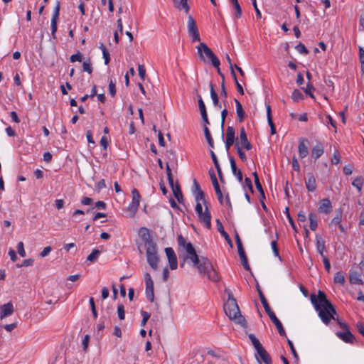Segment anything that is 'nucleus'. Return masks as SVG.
I'll return each mask as SVG.
<instances>
[{
  "mask_svg": "<svg viewBox=\"0 0 364 364\" xmlns=\"http://www.w3.org/2000/svg\"><path fill=\"white\" fill-rule=\"evenodd\" d=\"M132 201L129 204L128 207V210L130 213H132V215L134 216L135 213H136L138 208L139 206V202H140V194L139 192L136 188H133L132 191Z\"/></svg>",
  "mask_w": 364,
  "mask_h": 364,
  "instance_id": "9b49d317",
  "label": "nucleus"
},
{
  "mask_svg": "<svg viewBox=\"0 0 364 364\" xmlns=\"http://www.w3.org/2000/svg\"><path fill=\"white\" fill-rule=\"evenodd\" d=\"M82 68L83 71L87 72L89 74H91L92 73V67L90 60L88 62H83Z\"/></svg>",
  "mask_w": 364,
  "mask_h": 364,
  "instance_id": "4d7b16f0",
  "label": "nucleus"
},
{
  "mask_svg": "<svg viewBox=\"0 0 364 364\" xmlns=\"http://www.w3.org/2000/svg\"><path fill=\"white\" fill-rule=\"evenodd\" d=\"M349 282L352 284L361 285L363 284V280L361 279V274L356 271H350V272Z\"/></svg>",
  "mask_w": 364,
  "mask_h": 364,
  "instance_id": "393cba45",
  "label": "nucleus"
},
{
  "mask_svg": "<svg viewBox=\"0 0 364 364\" xmlns=\"http://www.w3.org/2000/svg\"><path fill=\"white\" fill-rule=\"evenodd\" d=\"M309 228L311 230L314 231L317 228V215L315 213L311 212L309 215Z\"/></svg>",
  "mask_w": 364,
  "mask_h": 364,
  "instance_id": "473e14b6",
  "label": "nucleus"
},
{
  "mask_svg": "<svg viewBox=\"0 0 364 364\" xmlns=\"http://www.w3.org/2000/svg\"><path fill=\"white\" fill-rule=\"evenodd\" d=\"M195 199L197 202H199L200 200H202L204 205L205 206H207L209 204L206 202L205 200V193L204 192L202 191V190H200V191H198L196 193H195Z\"/></svg>",
  "mask_w": 364,
  "mask_h": 364,
  "instance_id": "4c0bfd02",
  "label": "nucleus"
},
{
  "mask_svg": "<svg viewBox=\"0 0 364 364\" xmlns=\"http://www.w3.org/2000/svg\"><path fill=\"white\" fill-rule=\"evenodd\" d=\"M305 185H306V189L309 192H314L316 190L317 186H316V178L312 173H308L307 178L305 180Z\"/></svg>",
  "mask_w": 364,
  "mask_h": 364,
  "instance_id": "aec40b11",
  "label": "nucleus"
},
{
  "mask_svg": "<svg viewBox=\"0 0 364 364\" xmlns=\"http://www.w3.org/2000/svg\"><path fill=\"white\" fill-rule=\"evenodd\" d=\"M253 176H254V181H255V186H256V188L257 189V191L259 192H262L263 190V188H262V186L259 181V176L257 173V172H254L252 173Z\"/></svg>",
  "mask_w": 364,
  "mask_h": 364,
  "instance_id": "09e8293b",
  "label": "nucleus"
},
{
  "mask_svg": "<svg viewBox=\"0 0 364 364\" xmlns=\"http://www.w3.org/2000/svg\"><path fill=\"white\" fill-rule=\"evenodd\" d=\"M82 59V55L80 51H77V53L72 55L70 58V60L72 63H75L76 61L81 62Z\"/></svg>",
  "mask_w": 364,
  "mask_h": 364,
  "instance_id": "5fc2aeb1",
  "label": "nucleus"
},
{
  "mask_svg": "<svg viewBox=\"0 0 364 364\" xmlns=\"http://www.w3.org/2000/svg\"><path fill=\"white\" fill-rule=\"evenodd\" d=\"M106 188L105 181L104 179L100 180L96 185V189L100 192L102 189Z\"/></svg>",
  "mask_w": 364,
  "mask_h": 364,
  "instance_id": "774afa93",
  "label": "nucleus"
},
{
  "mask_svg": "<svg viewBox=\"0 0 364 364\" xmlns=\"http://www.w3.org/2000/svg\"><path fill=\"white\" fill-rule=\"evenodd\" d=\"M308 140L306 138L299 139V143L298 146L299 155L300 158L303 159L306 157L309 154V150L306 144Z\"/></svg>",
  "mask_w": 364,
  "mask_h": 364,
  "instance_id": "6ab92c4d",
  "label": "nucleus"
},
{
  "mask_svg": "<svg viewBox=\"0 0 364 364\" xmlns=\"http://www.w3.org/2000/svg\"><path fill=\"white\" fill-rule=\"evenodd\" d=\"M230 166L234 176L237 178L240 183L242 182L243 177L240 169H238L236 166V163L233 156L230 157Z\"/></svg>",
  "mask_w": 364,
  "mask_h": 364,
  "instance_id": "412c9836",
  "label": "nucleus"
},
{
  "mask_svg": "<svg viewBox=\"0 0 364 364\" xmlns=\"http://www.w3.org/2000/svg\"><path fill=\"white\" fill-rule=\"evenodd\" d=\"M101 252L97 249H94L92 252L87 256V260L90 262H95L100 255Z\"/></svg>",
  "mask_w": 364,
  "mask_h": 364,
  "instance_id": "c9c22d12",
  "label": "nucleus"
},
{
  "mask_svg": "<svg viewBox=\"0 0 364 364\" xmlns=\"http://www.w3.org/2000/svg\"><path fill=\"white\" fill-rule=\"evenodd\" d=\"M165 252L167 256L171 269H176L178 267L177 257L174 250L171 247L165 248Z\"/></svg>",
  "mask_w": 364,
  "mask_h": 364,
  "instance_id": "4468645a",
  "label": "nucleus"
},
{
  "mask_svg": "<svg viewBox=\"0 0 364 364\" xmlns=\"http://www.w3.org/2000/svg\"><path fill=\"white\" fill-rule=\"evenodd\" d=\"M229 1L232 4V6L235 10V13H234L235 18H240L242 16V9H241L240 5L239 4L238 1L237 0H229Z\"/></svg>",
  "mask_w": 364,
  "mask_h": 364,
  "instance_id": "2f4dec72",
  "label": "nucleus"
},
{
  "mask_svg": "<svg viewBox=\"0 0 364 364\" xmlns=\"http://www.w3.org/2000/svg\"><path fill=\"white\" fill-rule=\"evenodd\" d=\"M332 204L328 198H323L319 201L318 212L319 213L329 214L332 211Z\"/></svg>",
  "mask_w": 364,
  "mask_h": 364,
  "instance_id": "dca6fc26",
  "label": "nucleus"
},
{
  "mask_svg": "<svg viewBox=\"0 0 364 364\" xmlns=\"http://www.w3.org/2000/svg\"><path fill=\"white\" fill-rule=\"evenodd\" d=\"M17 250L19 255L22 257H26V252L24 250V245L23 242H19L17 245Z\"/></svg>",
  "mask_w": 364,
  "mask_h": 364,
  "instance_id": "13d9d810",
  "label": "nucleus"
},
{
  "mask_svg": "<svg viewBox=\"0 0 364 364\" xmlns=\"http://www.w3.org/2000/svg\"><path fill=\"white\" fill-rule=\"evenodd\" d=\"M141 314L143 316L142 320L141 321V326H144L146 325L147 321L150 318V314L146 312V311H144L141 310Z\"/></svg>",
  "mask_w": 364,
  "mask_h": 364,
  "instance_id": "6e6d98bb",
  "label": "nucleus"
},
{
  "mask_svg": "<svg viewBox=\"0 0 364 364\" xmlns=\"http://www.w3.org/2000/svg\"><path fill=\"white\" fill-rule=\"evenodd\" d=\"M295 48L301 54L307 55L309 53V50L306 48L304 44L301 42L296 46Z\"/></svg>",
  "mask_w": 364,
  "mask_h": 364,
  "instance_id": "8fccbe9b",
  "label": "nucleus"
},
{
  "mask_svg": "<svg viewBox=\"0 0 364 364\" xmlns=\"http://www.w3.org/2000/svg\"><path fill=\"white\" fill-rule=\"evenodd\" d=\"M210 97L212 98L213 103L214 106L220 109L222 107V106H221L220 102H219L218 95L216 93V92L215 91L214 86L212 82L210 83Z\"/></svg>",
  "mask_w": 364,
  "mask_h": 364,
  "instance_id": "c85d7f7f",
  "label": "nucleus"
},
{
  "mask_svg": "<svg viewBox=\"0 0 364 364\" xmlns=\"http://www.w3.org/2000/svg\"><path fill=\"white\" fill-rule=\"evenodd\" d=\"M208 172H209V175H210L213 186L214 187L215 193L217 195L218 201L220 204H223V193L220 190L219 183L218 182L215 171H213V168H210Z\"/></svg>",
  "mask_w": 364,
  "mask_h": 364,
  "instance_id": "f8f14e48",
  "label": "nucleus"
},
{
  "mask_svg": "<svg viewBox=\"0 0 364 364\" xmlns=\"http://www.w3.org/2000/svg\"><path fill=\"white\" fill-rule=\"evenodd\" d=\"M321 257L323 259L325 269L326 270L327 272H330L331 264L328 258L326 255H323V257Z\"/></svg>",
  "mask_w": 364,
  "mask_h": 364,
  "instance_id": "680f3d73",
  "label": "nucleus"
},
{
  "mask_svg": "<svg viewBox=\"0 0 364 364\" xmlns=\"http://www.w3.org/2000/svg\"><path fill=\"white\" fill-rule=\"evenodd\" d=\"M333 281L335 283L343 285L345 283L344 274L342 272H338L335 274Z\"/></svg>",
  "mask_w": 364,
  "mask_h": 364,
  "instance_id": "58836bf2",
  "label": "nucleus"
},
{
  "mask_svg": "<svg viewBox=\"0 0 364 364\" xmlns=\"http://www.w3.org/2000/svg\"><path fill=\"white\" fill-rule=\"evenodd\" d=\"M145 248L148 264L154 270H156L159 259L157 255L156 244L145 247Z\"/></svg>",
  "mask_w": 364,
  "mask_h": 364,
  "instance_id": "0eeeda50",
  "label": "nucleus"
},
{
  "mask_svg": "<svg viewBox=\"0 0 364 364\" xmlns=\"http://www.w3.org/2000/svg\"><path fill=\"white\" fill-rule=\"evenodd\" d=\"M228 109L226 108L223 109L221 112V131H222V138L223 139L224 137L223 131H224L225 119V117L228 116Z\"/></svg>",
  "mask_w": 364,
  "mask_h": 364,
  "instance_id": "de8ad7c7",
  "label": "nucleus"
},
{
  "mask_svg": "<svg viewBox=\"0 0 364 364\" xmlns=\"http://www.w3.org/2000/svg\"><path fill=\"white\" fill-rule=\"evenodd\" d=\"M259 358L264 364H272V358L267 350L262 346L256 350Z\"/></svg>",
  "mask_w": 364,
  "mask_h": 364,
  "instance_id": "5701e85b",
  "label": "nucleus"
},
{
  "mask_svg": "<svg viewBox=\"0 0 364 364\" xmlns=\"http://www.w3.org/2000/svg\"><path fill=\"white\" fill-rule=\"evenodd\" d=\"M234 102L236 105V112H237V120L240 122H242L244 121V119L246 117L245 112L242 108L241 103L240 102V101L238 100L235 99Z\"/></svg>",
  "mask_w": 364,
  "mask_h": 364,
  "instance_id": "a878e982",
  "label": "nucleus"
},
{
  "mask_svg": "<svg viewBox=\"0 0 364 364\" xmlns=\"http://www.w3.org/2000/svg\"><path fill=\"white\" fill-rule=\"evenodd\" d=\"M237 139L239 141V145L241 144L242 146L244 147V149H245L247 151L252 149V146L247 139V134L243 127L240 128V137Z\"/></svg>",
  "mask_w": 364,
  "mask_h": 364,
  "instance_id": "2eb2a0df",
  "label": "nucleus"
},
{
  "mask_svg": "<svg viewBox=\"0 0 364 364\" xmlns=\"http://www.w3.org/2000/svg\"><path fill=\"white\" fill-rule=\"evenodd\" d=\"M314 90L315 88L310 82H308L306 87L304 88V92L311 98H314V95L313 94Z\"/></svg>",
  "mask_w": 364,
  "mask_h": 364,
  "instance_id": "a18cd8bd",
  "label": "nucleus"
},
{
  "mask_svg": "<svg viewBox=\"0 0 364 364\" xmlns=\"http://www.w3.org/2000/svg\"><path fill=\"white\" fill-rule=\"evenodd\" d=\"M172 189L173 193L176 199L178 200L179 203H182L183 202V196L182 194V191L181 189V186L178 182L174 184L173 183V186H170Z\"/></svg>",
  "mask_w": 364,
  "mask_h": 364,
  "instance_id": "4be33fe9",
  "label": "nucleus"
},
{
  "mask_svg": "<svg viewBox=\"0 0 364 364\" xmlns=\"http://www.w3.org/2000/svg\"><path fill=\"white\" fill-rule=\"evenodd\" d=\"M257 291L258 292L260 301L263 305V307L269 316L270 320L274 323L276 328H277L278 333L281 336L287 337V334L285 332V330L281 323V321L278 319V318L276 316L275 314L273 312V311L271 309L262 291L260 289V287L258 284L256 285Z\"/></svg>",
  "mask_w": 364,
  "mask_h": 364,
  "instance_id": "20e7f679",
  "label": "nucleus"
},
{
  "mask_svg": "<svg viewBox=\"0 0 364 364\" xmlns=\"http://www.w3.org/2000/svg\"><path fill=\"white\" fill-rule=\"evenodd\" d=\"M216 224H217V228H218V232L221 234V235L223 237H224V238L228 242V243L232 247V240H231L229 235L225 231L223 225L219 219L216 220Z\"/></svg>",
  "mask_w": 364,
  "mask_h": 364,
  "instance_id": "bb28decb",
  "label": "nucleus"
},
{
  "mask_svg": "<svg viewBox=\"0 0 364 364\" xmlns=\"http://www.w3.org/2000/svg\"><path fill=\"white\" fill-rule=\"evenodd\" d=\"M175 8L178 10H184L186 13H188L190 7L188 4V0H173Z\"/></svg>",
  "mask_w": 364,
  "mask_h": 364,
  "instance_id": "cd10ccee",
  "label": "nucleus"
},
{
  "mask_svg": "<svg viewBox=\"0 0 364 364\" xmlns=\"http://www.w3.org/2000/svg\"><path fill=\"white\" fill-rule=\"evenodd\" d=\"M235 134V129L232 127H228L226 130V139L236 141Z\"/></svg>",
  "mask_w": 364,
  "mask_h": 364,
  "instance_id": "a19ab883",
  "label": "nucleus"
},
{
  "mask_svg": "<svg viewBox=\"0 0 364 364\" xmlns=\"http://www.w3.org/2000/svg\"><path fill=\"white\" fill-rule=\"evenodd\" d=\"M291 99L295 102H299L304 99V95L301 91L295 89L292 92Z\"/></svg>",
  "mask_w": 364,
  "mask_h": 364,
  "instance_id": "79ce46f5",
  "label": "nucleus"
},
{
  "mask_svg": "<svg viewBox=\"0 0 364 364\" xmlns=\"http://www.w3.org/2000/svg\"><path fill=\"white\" fill-rule=\"evenodd\" d=\"M359 60L361 64V71L364 74V49L359 47Z\"/></svg>",
  "mask_w": 364,
  "mask_h": 364,
  "instance_id": "603ef678",
  "label": "nucleus"
},
{
  "mask_svg": "<svg viewBox=\"0 0 364 364\" xmlns=\"http://www.w3.org/2000/svg\"><path fill=\"white\" fill-rule=\"evenodd\" d=\"M200 274H207L208 277L214 282H218L220 276L213 268L211 262L205 257H200V262L195 266Z\"/></svg>",
  "mask_w": 364,
  "mask_h": 364,
  "instance_id": "39448f33",
  "label": "nucleus"
},
{
  "mask_svg": "<svg viewBox=\"0 0 364 364\" xmlns=\"http://www.w3.org/2000/svg\"><path fill=\"white\" fill-rule=\"evenodd\" d=\"M271 246H272V250L274 252V255L277 256V257H279V249H278V247H277V240H273L271 242Z\"/></svg>",
  "mask_w": 364,
  "mask_h": 364,
  "instance_id": "69168bd1",
  "label": "nucleus"
},
{
  "mask_svg": "<svg viewBox=\"0 0 364 364\" xmlns=\"http://www.w3.org/2000/svg\"><path fill=\"white\" fill-rule=\"evenodd\" d=\"M204 134H205V137L207 140V142L208 144V145L211 147V148H214V142H213V139L212 138V136H211V134L210 132V130L207 127V126H205L204 127Z\"/></svg>",
  "mask_w": 364,
  "mask_h": 364,
  "instance_id": "72a5a7b5",
  "label": "nucleus"
},
{
  "mask_svg": "<svg viewBox=\"0 0 364 364\" xmlns=\"http://www.w3.org/2000/svg\"><path fill=\"white\" fill-rule=\"evenodd\" d=\"M198 55L204 63L210 62L213 67L220 65V60L213 50L205 43H200L197 46Z\"/></svg>",
  "mask_w": 364,
  "mask_h": 364,
  "instance_id": "423d86ee",
  "label": "nucleus"
},
{
  "mask_svg": "<svg viewBox=\"0 0 364 364\" xmlns=\"http://www.w3.org/2000/svg\"><path fill=\"white\" fill-rule=\"evenodd\" d=\"M343 171L345 175H350L353 172V166L350 165H346L343 168Z\"/></svg>",
  "mask_w": 364,
  "mask_h": 364,
  "instance_id": "338daca9",
  "label": "nucleus"
},
{
  "mask_svg": "<svg viewBox=\"0 0 364 364\" xmlns=\"http://www.w3.org/2000/svg\"><path fill=\"white\" fill-rule=\"evenodd\" d=\"M138 71H139V75L141 77L142 80H144L145 75H146V70L142 65H139L138 66Z\"/></svg>",
  "mask_w": 364,
  "mask_h": 364,
  "instance_id": "e2e57ef3",
  "label": "nucleus"
},
{
  "mask_svg": "<svg viewBox=\"0 0 364 364\" xmlns=\"http://www.w3.org/2000/svg\"><path fill=\"white\" fill-rule=\"evenodd\" d=\"M287 343H288V345L291 349V351L294 355V357L296 358V359H298L299 356H298V354L294 348V344L292 343L291 341H290L289 339L287 338Z\"/></svg>",
  "mask_w": 364,
  "mask_h": 364,
  "instance_id": "0e129e2a",
  "label": "nucleus"
},
{
  "mask_svg": "<svg viewBox=\"0 0 364 364\" xmlns=\"http://www.w3.org/2000/svg\"><path fill=\"white\" fill-rule=\"evenodd\" d=\"M316 250L318 252V254L323 257V255H325L323 254V251L325 250V240L319 235L316 236Z\"/></svg>",
  "mask_w": 364,
  "mask_h": 364,
  "instance_id": "c756f323",
  "label": "nucleus"
},
{
  "mask_svg": "<svg viewBox=\"0 0 364 364\" xmlns=\"http://www.w3.org/2000/svg\"><path fill=\"white\" fill-rule=\"evenodd\" d=\"M311 301L316 311H318V316L321 321L328 325L331 319L337 321H342L338 317H335L337 314L334 306L327 299L326 294L319 290L317 296L315 294L311 295Z\"/></svg>",
  "mask_w": 364,
  "mask_h": 364,
  "instance_id": "f257e3e1",
  "label": "nucleus"
},
{
  "mask_svg": "<svg viewBox=\"0 0 364 364\" xmlns=\"http://www.w3.org/2000/svg\"><path fill=\"white\" fill-rule=\"evenodd\" d=\"M14 311L13 304L9 301L0 306V318L1 319L11 315Z\"/></svg>",
  "mask_w": 364,
  "mask_h": 364,
  "instance_id": "a211bd4d",
  "label": "nucleus"
},
{
  "mask_svg": "<svg viewBox=\"0 0 364 364\" xmlns=\"http://www.w3.org/2000/svg\"><path fill=\"white\" fill-rule=\"evenodd\" d=\"M139 235L144 242V246H150L155 245L156 243L153 241L152 237L150 235L149 230L146 228H141L139 230Z\"/></svg>",
  "mask_w": 364,
  "mask_h": 364,
  "instance_id": "ddd939ff",
  "label": "nucleus"
},
{
  "mask_svg": "<svg viewBox=\"0 0 364 364\" xmlns=\"http://www.w3.org/2000/svg\"><path fill=\"white\" fill-rule=\"evenodd\" d=\"M109 91L112 97H114L116 95V86L115 83L112 81V80H110L109 83Z\"/></svg>",
  "mask_w": 364,
  "mask_h": 364,
  "instance_id": "052dcab7",
  "label": "nucleus"
},
{
  "mask_svg": "<svg viewBox=\"0 0 364 364\" xmlns=\"http://www.w3.org/2000/svg\"><path fill=\"white\" fill-rule=\"evenodd\" d=\"M225 293L228 295V300L224 304V311L230 320L235 321L236 323L245 328L247 326V321L243 316L240 314L239 306L236 299L234 298L231 290L225 289Z\"/></svg>",
  "mask_w": 364,
  "mask_h": 364,
  "instance_id": "f03ea898",
  "label": "nucleus"
},
{
  "mask_svg": "<svg viewBox=\"0 0 364 364\" xmlns=\"http://www.w3.org/2000/svg\"><path fill=\"white\" fill-rule=\"evenodd\" d=\"M117 314H118V317L120 320L124 319V318H125L124 307L122 304L118 305Z\"/></svg>",
  "mask_w": 364,
  "mask_h": 364,
  "instance_id": "864d4df0",
  "label": "nucleus"
},
{
  "mask_svg": "<svg viewBox=\"0 0 364 364\" xmlns=\"http://www.w3.org/2000/svg\"><path fill=\"white\" fill-rule=\"evenodd\" d=\"M246 187H247L250 189V191L252 193H253L254 190H253V186H252V180L250 178H247V177H246L245 178V181H244V183H243V188H245Z\"/></svg>",
  "mask_w": 364,
  "mask_h": 364,
  "instance_id": "bf43d9fd",
  "label": "nucleus"
},
{
  "mask_svg": "<svg viewBox=\"0 0 364 364\" xmlns=\"http://www.w3.org/2000/svg\"><path fill=\"white\" fill-rule=\"evenodd\" d=\"M235 147L237 149V154H238L240 159L242 161H245L247 160V157H246L245 152L242 151V146H239L238 139H236Z\"/></svg>",
  "mask_w": 364,
  "mask_h": 364,
  "instance_id": "f704fd0d",
  "label": "nucleus"
},
{
  "mask_svg": "<svg viewBox=\"0 0 364 364\" xmlns=\"http://www.w3.org/2000/svg\"><path fill=\"white\" fill-rule=\"evenodd\" d=\"M285 213L287 215V218H288V220L291 226V228L294 229V230L297 232V229H296V225L292 219V218L291 217L290 215V213H289V209L288 207H287L285 208Z\"/></svg>",
  "mask_w": 364,
  "mask_h": 364,
  "instance_id": "3c124183",
  "label": "nucleus"
},
{
  "mask_svg": "<svg viewBox=\"0 0 364 364\" xmlns=\"http://www.w3.org/2000/svg\"><path fill=\"white\" fill-rule=\"evenodd\" d=\"M199 220L204 224L207 229L211 228V214L208 210V205L205 206V211L198 215Z\"/></svg>",
  "mask_w": 364,
  "mask_h": 364,
  "instance_id": "f3484780",
  "label": "nucleus"
},
{
  "mask_svg": "<svg viewBox=\"0 0 364 364\" xmlns=\"http://www.w3.org/2000/svg\"><path fill=\"white\" fill-rule=\"evenodd\" d=\"M188 31L189 36L192 38L193 42L200 41V37L196 26V21L192 16H188Z\"/></svg>",
  "mask_w": 364,
  "mask_h": 364,
  "instance_id": "1a4fd4ad",
  "label": "nucleus"
},
{
  "mask_svg": "<svg viewBox=\"0 0 364 364\" xmlns=\"http://www.w3.org/2000/svg\"><path fill=\"white\" fill-rule=\"evenodd\" d=\"M197 97H198V107H199V109L200 112V114L207 113L205 105L204 104V102H203L200 95L197 94Z\"/></svg>",
  "mask_w": 364,
  "mask_h": 364,
  "instance_id": "37998d69",
  "label": "nucleus"
},
{
  "mask_svg": "<svg viewBox=\"0 0 364 364\" xmlns=\"http://www.w3.org/2000/svg\"><path fill=\"white\" fill-rule=\"evenodd\" d=\"M250 340L251 341L252 345L254 346L255 350L258 349L259 348H261L262 346L260 343L259 341L255 336L254 334L250 333L248 336Z\"/></svg>",
  "mask_w": 364,
  "mask_h": 364,
  "instance_id": "c03bdc74",
  "label": "nucleus"
},
{
  "mask_svg": "<svg viewBox=\"0 0 364 364\" xmlns=\"http://www.w3.org/2000/svg\"><path fill=\"white\" fill-rule=\"evenodd\" d=\"M342 210L340 208L336 211V216L331 220V225H338L342 220Z\"/></svg>",
  "mask_w": 364,
  "mask_h": 364,
  "instance_id": "e433bc0d",
  "label": "nucleus"
},
{
  "mask_svg": "<svg viewBox=\"0 0 364 364\" xmlns=\"http://www.w3.org/2000/svg\"><path fill=\"white\" fill-rule=\"evenodd\" d=\"M338 325L343 331L336 332V335L346 343H353L355 338L350 332L348 324L343 321H338Z\"/></svg>",
  "mask_w": 364,
  "mask_h": 364,
  "instance_id": "6e6552de",
  "label": "nucleus"
},
{
  "mask_svg": "<svg viewBox=\"0 0 364 364\" xmlns=\"http://www.w3.org/2000/svg\"><path fill=\"white\" fill-rule=\"evenodd\" d=\"M324 152L323 146L321 142H318L311 149V157L317 160Z\"/></svg>",
  "mask_w": 364,
  "mask_h": 364,
  "instance_id": "b1692460",
  "label": "nucleus"
},
{
  "mask_svg": "<svg viewBox=\"0 0 364 364\" xmlns=\"http://www.w3.org/2000/svg\"><path fill=\"white\" fill-rule=\"evenodd\" d=\"M352 185L358 189V192H360L361 190H362V187L363 186V178L360 177V176L355 178L353 181Z\"/></svg>",
  "mask_w": 364,
  "mask_h": 364,
  "instance_id": "ea45409f",
  "label": "nucleus"
},
{
  "mask_svg": "<svg viewBox=\"0 0 364 364\" xmlns=\"http://www.w3.org/2000/svg\"><path fill=\"white\" fill-rule=\"evenodd\" d=\"M146 296L147 299L153 302L154 300V282L146 283Z\"/></svg>",
  "mask_w": 364,
  "mask_h": 364,
  "instance_id": "7c9ffc66",
  "label": "nucleus"
},
{
  "mask_svg": "<svg viewBox=\"0 0 364 364\" xmlns=\"http://www.w3.org/2000/svg\"><path fill=\"white\" fill-rule=\"evenodd\" d=\"M178 251L182 252L183 262L180 263V267H183L185 262L189 259L195 267L200 262V257L196 253V251L191 242H187L186 240L179 235L177 237Z\"/></svg>",
  "mask_w": 364,
  "mask_h": 364,
  "instance_id": "7ed1b4c3",
  "label": "nucleus"
},
{
  "mask_svg": "<svg viewBox=\"0 0 364 364\" xmlns=\"http://www.w3.org/2000/svg\"><path fill=\"white\" fill-rule=\"evenodd\" d=\"M60 8V1H58L56 2V5H55L54 11H53V14L52 18H51V23H50L51 35L54 39L56 38L55 33H56V31L58 29L57 23H58V18H59Z\"/></svg>",
  "mask_w": 364,
  "mask_h": 364,
  "instance_id": "9d476101",
  "label": "nucleus"
},
{
  "mask_svg": "<svg viewBox=\"0 0 364 364\" xmlns=\"http://www.w3.org/2000/svg\"><path fill=\"white\" fill-rule=\"evenodd\" d=\"M166 171L168 184L170 186H173V183L174 181H173V176H172L171 169L170 168L168 163H166Z\"/></svg>",
  "mask_w": 364,
  "mask_h": 364,
  "instance_id": "49530a36",
  "label": "nucleus"
}]
</instances>
